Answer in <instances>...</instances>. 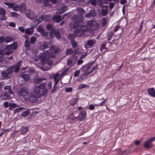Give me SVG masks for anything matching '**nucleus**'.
<instances>
[{
	"label": "nucleus",
	"mask_w": 155,
	"mask_h": 155,
	"mask_svg": "<svg viewBox=\"0 0 155 155\" xmlns=\"http://www.w3.org/2000/svg\"><path fill=\"white\" fill-rule=\"evenodd\" d=\"M46 83H42L40 85L35 86L34 90V92L39 98L46 96L48 90L46 88Z\"/></svg>",
	"instance_id": "nucleus-1"
},
{
	"label": "nucleus",
	"mask_w": 155,
	"mask_h": 155,
	"mask_svg": "<svg viewBox=\"0 0 155 155\" xmlns=\"http://www.w3.org/2000/svg\"><path fill=\"white\" fill-rule=\"evenodd\" d=\"M87 29L86 26L81 25L80 28L78 29H75L74 31V34L77 36L80 37L84 35V32Z\"/></svg>",
	"instance_id": "nucleus-2"
},
{
	"label": "nucleus",
	"mask_w": 155,
	"mask_h": 155,
	"mask_svg": "<svg viewBox=\"0 0 155 155\" xmlns=\"http://www.w3.org/2000/svg\"><path fill=\"white\" fill-rule=\"evenodd\" d=\"M99 26V24L94 20H89L87 22V27L93 30H96Z\"/></svg>",
	"instance_id": "nucleus-3"
},
{
	"label": "nucleus",
	"mask_w": 155,
	"mask_h": 155,
	"mask_svg": "<svg viewBox=\"0 0 155 155\" xmlns=\"http://www.w3.org/2000/svg\"><path fill=\"white\" fill-rule=\"evenodd\" d=\"M13 70L12 69L9 68L6 71H2L1 72L2 77L5 78H9V75H11L12 74Z\"/></svg>",
	"instance_id": "nucleus-4"
},
{
	"label": "nucleus",
	"mask_w": 155,
	"mask_h": 155,
	"mask_svg": "<svg viewBox=\"0 0 155 155\" xmlns=\"http://www.w3.org/2000/svg\"><path fill=\"white\" fill-rule=\"evenodd\" d=\"M50 56V51L48 50L45 52H43L41 54V61L42 63L45 64L47 61V57Z\"/></svg>",
	"instance_id": "nucleus-5"
},
{
	"label": "nucleus",
	"mask_w": 155,
	"mask_h": 155,
	"mask_svg": "<svg viewBox=\"0 0 155 155\" xmlns=\"http://www.w3.org/2000/svg\"><path fill=\"white\" fill-rule=\"evenodd\" d=\"M155 140V137H153L147 140L145 142L144 145V147L146 149H150L153 146L152 143Z\"/></svg>",
	"instance_id": "nucleus-6"
},
{
	"label": "nucleus",
	"mask_w": 155,
	"mask_h": 155,
	"mask_svg": "<svg viewBox=\"0 0 155 155\" xmlns=\"http://www.w3.org/2000/svg\"><path fill=\"white\" fill-rule=\"evenodd\" d=\"M96 41L95 39L89 40L84 44V47L87 49L92 48L94 45L96 43Z\"/></svg>",
	"instance_id": "nucleus-7"
},
{
	"label": "nucleus",
	"mask_w": 155,
	"mask_h": 155,
	"mask_svg": "<svg viewBox=\"0 0 155 155\" xmlns=\"http://www.w3.org/2000/svg\"><path fill=\"white\" fill-rule=\"evenodd\" d=\"M18 94L20 96L24 97L28 94V92L26 88H22L18 92Z\"/></svg>",
	"instance_id": "nucleus-8"
},
{
	"label": "nucleus",
	"mask_w": 155,
	"mask_h": 155,
	"mask_svg": "<svg viewBox=\"0 0 155 155\" xmlns=\"http://www.w3.org/2000/svg\"><path fill=\"white\" fill-rule=\"evenodd\" d=\"M51 17L50 15H43L41 16V17L37 20L38 24L43 21H48L50 19Z\"/></svg>",
	"instance_id": "nucleus-9"
},
{
	"label": "nucleus",
	"mask_w": 155,
	"mask_h": 155,
	"mask_svg": "<svg viewBox=\"0 0 155 155\" xmlns=\"http://www.w3.org/2000/svg\"><path fill=\"white\" fill-rule=\"evenodd\" d=\"M6 12L5 10L0 7V20L1 21L6 20L7 19V17L5 16Z\"/></svg>",
	"instance_id": "nucleus-10"
},
{
	"label": "nucleus",
	"mask_w": 155,
	"mask_h": 155,
	"mask_svg": "<svg viewBox=\"0 0 155 155\" xmlns=\"http://www.w3.org/2000/svg\"><path fill=\"white\" fill-rule=\"evenodd\" d=\"M21 61H19L16 64L12 66L10 68L13 71L14 70V72L17 73L20 69V66L21 64Z\"/></svg>",
	"instance_id": "nucleus-11"
},
{
	"label": "nucleus",
	"mask_w": 155,
	"mask_h": 155,
	"mask_svg": "<svg viewBox=\"0 0 155 155\" xmlns=\"http://www.w3.org/2000/svg\"><path fill=\"white\" fill-rule=\"evenodd\" d=\"M38 98H39L37 97V95L34 93L31 94L29 98V100L31 102H35Z\"/></svg>",
	"instance_id": "nucleus-12"
},
{
	"label": "nucleus",
	"mask_w": 155,
	"mask_h": 155,
	"mask_svg": "<svg viewBox=\"0 0 155 155\" xmlns=\"http://www.w3.org/2000/svg\"><path fill=\"white\" fill-rule=\"evenodd\" d=\"M148 94L152 97H155V91L153 87L148 88L147 90Z\"/></svg>",
	"instance_id": "nucleus-13"
},
{
	"label": "nucleus",
	"mask_w": 155,
	"mask_h": 155,
	"mask_svg": "<svg viewBox=\"0 0 155 155\" xmlns=\"http://www.w3.org/2000/svg\"><path fill=\"white\" fill-rule=\"evenodd\" d=\"M86 117V113L84 111L81 112L78 116V120L80 121H82L84 120Z\"/></svg>",
	"instance_id": "nucleus-14"
},
{
	"label": "nucleus",
	"mask_w": 155,
	"mask_h": 155,
	"mask_svg": "<svg viewBox=\"0 0 155 155\" xmlns=\"http://www.w3.org/2000/svg\"><path fill=\"white\" fill-rule=\"evenodd\" d=\"M93 63L92 64H87L84 66H83L81 68V69L82 70V71H88L90 68L92 66Z\"/></svg>",
	"instance_id": "nucleus-15"
},
{
	"label": "nucleus",
	"mask_w": 155,
	"mask_h": 155,
	"mask_svg": "<svg viewBox=\"0 0 155 155\" xmlns=\"http://www.w3.org/2000/svg\"><path fill=\"white\" fill-rule=\"evenodd\" d=\"M92 73V71H89L88 72L85 71L83 73L82 75H81L78 81H82L84 79V76H87L88 75Z\"/></svg>",
	"instance_id": "nucleus-16"
},
{
	"label": "nucleus",
	"mask_w": 155,
	"mask_h": 155,
	"mask_svg": "<svg viewBox=\"0 0 155 155\" xmlns=\"http://www.w3.org/2000/svg\"><path fill=\"white\" fill-rule=\"evenodd\" d=\"M28 127L23 126L21 127L20 131L22 135L25 134L28 131Z\"/></svg>",
	"instance_id": "nucleus-17"
},
{
	"label": "nucleus",
	"mask_w": 155,
	"mask_h": 155,
	"mask_svg": "<svg viewBox=\"0 0 155 155\" xmlns=\"http://www.w3.org/2000/svg\"><path fill=\"white\" fill-rule=\"evenodd\" d=\"M61 16L60 15H55L52 18V20L54 22H59L61 21Z\"/></svg>",
	"instance_id": "nucleus-18"
},
{
	"label": "nucleus",
	"mask_w": 155,
	"mask_h": 155,
	"mask_svg": "<svg viewBox=\"0 0 155 155\" xmlns=\"http://www.w3.org/2000/svg\"><path fill=\"white\" fill-rule=\"evenodd\" d=\"M20 77L23 78L25 81H27L30 79V76L28 74L21 73L20 74Z\"/></svg>",
	"instance_id": "nucleus-19"
},
{
	"label": "nucleus",
	"mask_w": 155,
	"mask_h": 155,
	"mask_svg": "<svg viewBox=\"0 0 155 155\" xmlns=\"http://www.w3.org/2000/svg\"><path fill=\"white\" fill-rule=\"evenodd\" d=\"M96 15V13L94 11H91L88 14H87L85 17L87 18H89L91 17L95 16Z\"/></svg>",
	"instance_id": "nucleus-20"
},
{
	"label": "nucleus",
	"mask_w": 155,
	"mask_h": 155,
	"mask_svg": "<svg viewBox=\"0 0 155 155\" xmlns=\"http://www.w3.org/2000/svg\"><path fill=\"white\" fill-rule=\"evenodd\" d=\"M4 89L5 91V93L7 94L12 93L11 87L10 86H5Z\"/></svg>",
	"instance_id": "nucleus-21"
},
{
	"label": "nucleus",
	"mask_w": 155,
	"mask_h": 155,
	"mask_svg": "<svg viewBox=\"0 0 155 155\" xmlns=\"http://www.w3.org/2000/svg\"><path fill=\"white\" fill-rule=\"evenodd\" d=\"M68 10V8L67 6H64L62 7V8L61 9H59L58 10V13L59 14H61L66 12Z\"/></svg>",
	"instance_id": "nucleus-22"
},
{
	"label": "nucleus",
	"mask_w": 155,
	"mask_h": 155,
	"mask_svg": "<svg viewBox=\"0 0 155 155\" xmlns=\"http://www.w3.org/2000/svg\"><path fill=\"white\" fill-rule=\"evenodd\" d=\"M17 48V45L14 44H12L10 45H8L5 47L6 48H10L12 50H15Z\"/></svg>",
	"instance_id": "nucleus-23"
},
{
	"label": "nucleus",
	"mask_w": 155,
	"mask_h": 155,
	"mask_svg": "<svg viewBox=\"0 0 155 155\" xmlns=\"http://www.w3.org/2000/svg\"><path fill=\"white\" fill-rule=\"evenodd\" d=\"M46 80L45 78H37L35 79V82L37 84H39L40 82L44 80Z\"/></svg>",
	"instance_id": "nucleus-24"
},
{
	"label": "nucleus",
	"mask_w": 155,
	"mask_h": 155,
	"mask_svg": "<svg viewBox=\"0 0 155 155\" xmlns=\"http://www.w3.org/2000/svg\"><path fill=\"white\" fill-rule=\"evenodd\" d=\"M78 98H73L70 101V104L71 106L74 105L78 102Z\"/></svg>",
	"instance_id": "nucleus-25"
},
{
	"label": "nucleus",
	"mask_w": 155,
	"mask_h": 155,
	"mask_svg": "<svg viewBox=\"0 0 155 155\" xmlns=\"http://www.w3.org/2000/svg\"><path fill=\"white\" fill-rule=\"evenodd\" d=\"M17 107V104L15 103H10L9 104V110H12L13 109Z\"/></svg>",
	"instance_id": "nucleus-26"
},
{
	"label": "nucleus",
	"mask_w": 155,
	"mask_h": 155,
	"mask_svg": "<svg viewBox=\"0 0 155 155\" xmlns=\"http://www.w3.org/2000/svg\"><path fill=\"white\" fill-rule=\"evenodd\" d=\"M113 35V33L112 32H108L107 35V40L108 41H110L111 40L112 37Z\"/></svg>",
	"instance_id": "nucleus-27"
},
{
	"label": "nucleus",
	"mask_w": 155,
	"mask_h": 155,
	"mask_svg": "<svg viewBox=\"0 0 155 155\" xmlns=\"http://www.w3.org/2000/svg\"><path fill=\"white\" fill-rule=\"evenodd\" d=\"M50 50L51 52L54 54H57L58 51V49L56 48H54L52 47H51Z\"/></svg>",
	"instance_id": "nucleus-28"
},
{
	"label": "nucleus",
	"mask_w": 155,
	"mask_h": 155,
	"mask_svg": "<svg viewBox=\"0 0 155 155\" xmlns=\"http://www.w3.org/2000/svg\"><path fill=\"white\" fill-rule=\"evenodd\" d=\"M20 10L21 11H24L26 9L25 4L24 3H22L19 5Z\"/></svg>",
	"instance_id": "nucleus-29"
},
{
	"label": "nucleus",
	"mask_w": 155,
	"mask_h": 155,
	"mask_svg": "<svg viewBox=\"0 0 155 155\" xmlns=\"http://www.w3.org/2000/svg\"><path fill=\"white\" fill-rule=\"evenodd\" d=\"M33 13V12L31 11L30 12H26L25 13V15L26 17L30 19H31L32 18V16L31 15V14Z\"/></svg>",
	"instance_id": "nucleus-30"
},
{
	"label": "nucleus",
	"mask_w": 155,
	"mask_h": 155,
	"mask_svg": "<svg viewBox=\"0 0 155 155\" xmlns=\"http://www.w3.org/2000/svg\"><path fill=\"white\" fill-rule=\"evenodd\" d=\"M107 21V18H104L101 22L102 26L103 27H104L106 26Z\"/></svg>",
	"instance_id": "nucleus-31"
},
{
	"label": "nucleus",
	"mask_w": 155,
	"mask_h": 155,
	"mask_svg": "<svg viewBox=\"0 0 155 155\" xmlns=\"http://www.w3.org/2000/svg\"><path fill=\"white\" fill-rule=\"evenodd\" d=\"M5 49L6 50V51H5V54L6 55H8L13 52V51L10 48H6Z\"/></svg>",
	"instance_id": "nucleus-32"
},
{
	"label": "nucleus",
	"mask_w": 155,
	"mask_h": 155,
	"mask_svg": "<svg viewBox=\"0 0 155 155\" xmlns=\"http://www.w3.org/2000/svg\"><path fill=\"white\" fill-rule=\"evenodd\" d=\"M12 39L11 37L8 36H6L5 38V43H7L10 42L12 41Z\"/></svg>",
	"instance_id": "nucleus-33"
},
{
	"label": "nucleus",
	"mask_w": 155,
	"mask_h": 155,
	"mask_svg": "<svg viewBox=\"0 0 155 155\" xmlns=\"http://www.w3.org/2000/svg\"><path fill=\"white\" fill-rule=\"evenodd\" d=\"M9 131V130L2 129L0 130V137L4 134L5 132Z\"/></svg>",
	"instance_id": "nucleus-34"
},
{
	"label": "nucleus",
	"mask_w": 155,
	"mask_h": 155,
	"mask_svg": "<svg viewBox=\"0 0 155 155\" xmlns=\"http://www.w3.org/2000/svg\"><path fill=\"white\" fill-rule=\"evenodd\" d=\"M71 43L73 48H75L77 47L78 44L76 41H71Z\"/></svg>",
	"instance_id": "nucleus-35"
},
{
	"label": "nucleus",
	"mask_w": 155,
	"mask_h": 155,
	"mask_svg": "<svg viewBox=\"0 0 155 155\" xmlns=\"http://www.w3.org/2000/svg\"><path fill=\"white\" fill-rule=\"evenodd\" d=\"M73 53V51L71 49H67L66 51V55H69L72 54Z\"/></svg>",
	"instance_id": "nucleus-36"
},
{
	"label": "nucleus",
	"mask_w": 155,
	"mask_h": 155,
	"mask_svg": "<svg viewBox=\"0 0 155 155\" xmlns=\"http://www.w3.org/2000/svg\"><path fill=\"white\" fill-rule=\"evenodd\" d=\"M29 112L28 110H26L25 111H23L21 114L23 116L26 117L29 114Z\"/></svg>",
	"instance_id": "nucleus-37"
},
{
	"label": "nucleus",
	"mask_w": 155,
	"mask_h": 155,
	"mask_svg": "<svg viewBox=\"0 0 155 155\" xmlns=\"http://www.w3.org/2000/svg\"><path fill=\"white\" fill-rule=\"evenodd\" d=\"M36 38L34 36H32L31 37L30 39V42L31 44H34L36 41Z\"/></svg>",
	"instance_id": "nucleus-38"
},
{
	"label": "nucleus",
	"mask_w": 155,
	"mask_h": 155,
	"mask_svg": "<svg viewBox=\"0 0 155 155\" xmlns=\"http://www.w3.org/2000/svg\"><path fill=\"white\" fill-rule=\"evenodd\" d=\"M79 23L78 21H75L73 24V28H74L77 29L78 28L79 26Z\"/></svg>",
	"instance_id": "nucleus-39"
},
{
	"label": "nucleus",
	"mask_w": 155,
	"mask_h": 155,
	"mask_svg": "<svg viewBox=\"0 0 155 155\" xmlns=\"http://www.w3.org/2000/svg\"><path fill=\"white\" fill-rule=\"evenodd\" d=\"M78 16H79L77 15H74L72 18V21H78L79 20Z\"/></svg>",
	"instance_id": "nucleus-40"
},
{
	"label": "nucleus",
	"mask_w": 155,
	"mask_h": 155,
	"mask_svg": "<svg viewBox=\"0 0 155 155\" xmlns=\"http://www.w3.org/2000/svg\"><path fill=\"white\" fill-rule=\"evenodd\" d=\"M25 32L27 34L31 35L33 33V31H31L30 28H27L25 30Z\"/></svg>",
	"instance_id": "nucleus-41"
},
{
	"label": "nucleus",
	"mask_w": 155,
	"mask_h": 155,
	"mask_svg": "<svg viewBox=\"0 0 155 155\" xmlns=\"http://www.w3.org/2000/svg\"><path fill=\"white\" fill-rule=\"evenodd\" d=\"M2 97V98L4 99H9L10 96L8 95V94L5 93L3 94Z\"/></svg>",
	"instance_id": "nucleus-42"
},
{
	"label": "nucleus",
	"mask_w": 155,
	"mask_h": 155,
	"mask_svg": "<svg viewBox=\"0 0 155 155\" xmlns=\"http://www.w3.org/2000/svg\"><path fill=\"white\" fill-rule=\"evenodd\" d=\"M107 100V99H105L103 101H102L98 105L99 106H104V105L106 103Z\"/></svg>",
	"instance_id": "nucleus-43"
},
{
	"label": "nucleus",
	"mask_w": 155,
	"mask_h": 155,
	"mask_svg": "<svg viewBox=\"0 0 155 155\" xmlns=\"http://www.w3.org/2000/svg\"><path fill=\"white\" fill-rule=\"evenodd\" d=\"M38 31L39 32L41 33L45 30L42 25H40L38 28Z\"/></svg>",
	"instance_id": "nucleus-44"
},
{
	"label": "nucleus",
	"mask_w": 155,
	"mask_h": 155,
	"mask_svg": "<svg viewBox=\"0 0 155 155\" xmlns=\"http://www.w3.org/2000/svg\"><path fill=\"white\" fill-rule=\"evenodd\" d=\"M50 42H45L43 43V45L45 47V48L47 49L49 48Z\"/></svg>",
	"instance_id": "nucleus-45"
},
{
	"label": "nucleus",
	"mask_w": 155,
	"mask_h": 155,
	"mask_svg": "<svg viewBox=\"0 0 155 155\" xmlns=\"http://www.w3.org/2000/svg\"><path fill=\"white\" fill-rule=\"evenodd\" d=\"M30 45V42L28 40H25V46L26 48H29Z\"/></svg>",
	"instance_id": "nucleus-46"
},
{
	"label": "nucleus",
	"mask_w": 155,
	"mask_h": 155,
	"mask_svg": "<svg viewBox=\"0 0 155 155\" xmlns=\"http://www.w3.org/2000/svg\"><path fill=\"white\" fill-rule=\"evenodd\" d=\"M68 38L71 41H74V37L73 34H69L68 35Z\"/></svg>",
	"instance_id": "nucleus-47"
},
{
	"label": "nucleus",
	"mask_w": 155,
	"mask_h": 155,
	"mask_svg": "<svg viewBox=\"0 0 155 155\" xmlns=\"http://www.w3.org/2000/svg\"><path fill=\"white\" fill-rule=\"evenodd\" d=\"M19 5H14L13 8V10L15 11H18L20 10Z\"/></svg>",
	"instance_id": "nucleus-48"
},
{
	"label": "nucleus",
	"mask_w": 155,
	"mask_h": 155,
	"mask_svg": "<svg viewBox=\"0 0 155 155\" xmlns=\"http://www.w3.org/2000/svg\"><path fill=\"white\" fill-rule=\"evenodd\" d=\"M88 86L85 84H82L78 86V88L79 89H82L83 88L87 87Z\"/></svg>",
	"instance_id": "nucleus-49"
},
{
	"label": "nucleus",
	"mask_w": 155,
	"mask_h": 155,
	"mask_svg": "<svg viewBox=\"0 0 155 155\" xmlns=\"http://www.w3.org/2000/svg\"><path fill=\"white\" fill-rule=\"evenodd\" d=\"M143 22H141V25L140 26L139 28L137 30V34H139L140 31H142L143 28Z\"/></svg>",
	"instance_id": "nucleus-50"
},
{
	"label": "nucleus",
	"mask_w": 155,
	"mask_h": 155,
	"mask_svg": "<svg viewBox=\"0 0 155 155\" xmlns=\"http://www.w3.org/2000/svg\"><path fill=\"white\" fill-rule=\"evenodd\" d=\"M72 90V87H67L65 88V91L67 93L71 92Z\"/></svg>",
	"instance_id": "nucleus-51"
},
{
	"label": "nucleus",
	"mask_w": 155,
	"mask_h": 155,
	"mask_svg": "<svg viewBox=\"0 0 155 155\" xmlns=\"http://www.w3.org/2000/svg\"><path fill=\"white\" fill-rule=\"evenodd\" d=\"M55 35L56 37L58 39L60 38L61 36V34L59 32H56Z\"/></svg>",
	"instance_id": "nucleus-52"
},
{
	"label": "nucleus",
	"mask_w": 155,
	"mask_h": 155,
	"mask_svg": "<svg viewBox=\"0 0 155 155\" xmlns=\"http://www.w3.org/2000/svg\"><path fill=\"white\" fill-rule=\"evenodd\" d=\"M35 70L34 69L32 68H30L28 71V72L30 73L31 74H33L35 73Z\"/></svg>",
	"instance_id": "nucleus-53"
},
{
	"label": "nucleus",
	"mask_w": 155,
	"mask_h": 155,
	"mask_svg": "<svg viewBox=\"0 0 155 155\" xmlns=\"http://www.w3.org/2000/svg\"><path fill=\"white\" fill-rule=\"evenodd\" d=\"M80 72V71L79 70H77L75 71L74 74V76L75 77H78L79 75Z\"/></svg>",
	"instance_id": "nucleus-54"
},
{
	"label": "nucleus",
	"mask_w": 155,
	"mask_h": 155,
	"mask_svg": "<svg viewBox=\"0 0 155 155\" xmlns=\"http://www.w3.org/2000/svg\"><path fill=\"white\" fill-rule=\"evenodd\" d=\"M89 2L91 3V5H95L97 3L96 0H89Z\"/></svg>",
	"instance_id": "nucleus-55"
},
{
	"label": "nucleus",
	"mask_w": 155,
	"mask_h": 155,
	"mask_svg": "<svg viewBox=\"0 0 155 155\" xmlns=\"http://www.w3.org/2000/svg\"><path fill=\"white\" fill-rule=\"evenodd\" d=\"M102 13L103 16H106L107 13V10L105 9H103L102 11Z\"/></svg>",
	"instance_id": "nucleus-56"
},
{
	"label": "nucleus",
	"mask_w": 155,
	"mask_h": 155,
	"mask_svg": "<svg viewBox=\"0 0 155 155\" xmlns=\"http://www.w3.org/2000/svg\"><path fill=\"white\" fill-rule=\"evenodd\" d=\"M18 29L23 33H24L25 32V28L24 27H19L18 28Z\"/></svg>",
	"instance_id": "nucleus-57"
},
{
	"label": "nucleus",
	"mask_w": 155,
	"mask_h": 155,
	"mask_svg": "<svg viewBox=\"0 0 155 155\" xmlns=\"http://www.w3.org/2000/svg\"><path fill=\"white\" fill-rule=\"evenodd\" d=\"M106 44H104L101 45V50H100L101 51L103 50H105V49H106Z\"/></svg>",
	"instance_id": "nucleus-58"
},
{
	"label": "nucleus",
	"mask_w": 155,
	"mask_h": 155,
	"mask_svg": "<svg viewBox=\"0 0 155 155\" xmlns=\"http://www.w3.org/2000/svg\"><path fill=\"white\" fill-rule=\"evenodd\" d=\"M39 49L41 51H43L45 49H46V48H45V47H44V45H41L39 48Z\"/></svg>",
	"instance_id": "nucleus-59"
},
{
	"label": "nucleus",
	"mask_w": 155,
	"mask_h": 155,
	"mask_svg": "<svg viewBox=\"0 0 155 155\" xmlns=\"http://www.w3.org/2000/svg\"><path fill=\"white\" fill-rule=\"evenodd\" d=\"M52 28V25L50 24L46 26V28L48 30H51Z\"/></svg>",
	"instance_id": "nucleus-60"
},
{
	"label": "nucleus",
	"mask_w": 155,
	"mask_h": 155,
	"mask_svg": "<svg viewBox=\"0 0 155 155\" xmlns=\"http://www.w3.org/2000/svg\"><path fill=\"white\" fill-rule=\"evenodd\" d=\"M11 15L12 17H16L18 16V14L15 12H12L11 13Z\"/></svg>",
	"instance_id": "nucleus-61"
},
{
	"label": "nucleus",
	"mask_w": 155,
	"mask_h": 155,
	"mask_svg": "<svg viewBox=\"0 0 155 155\" xmlns=\"http://www.w3.org/2000/svg\"><path fill=\"white\" fill-rule=\"evenodd\" d=\"M9 25L12 27H15L16 25L13 22H10L9 23Z\"/></svg>",
	"instance_id": "nucleus-62"
},
{
	"label": "nucleus",
	"mask_w": 155,
	"mask_h": 155,
	"mask_svg": "<svg viewBox=\"0 0 155 155\" xmlns=\"http://www.w3.org/2000/svg\"><path fill=\"white\" fill-rule=\"evenodd\" d=\"M83 62V61L81 59L78 60L77 62V65H80Z\"/></svg>",
	"instance_id": "nucleus-63"
},
{
	"label": "nucleus",
	"mask_w": 155,
	"mask_h": 155,
	"mask_svg": "<svg viewBox=\"0 0 155 155\" xmlns=\"http://www.w3.org/2000/svg\"><path fill=\"white\" fill-rule=\"evenodd\" d=\"M89 109L91 110H93L95 109L94 105L93 104H90L89 106Z\"/></svg>",
	"instance_id": "nucleus-64"
}]
</instances>
